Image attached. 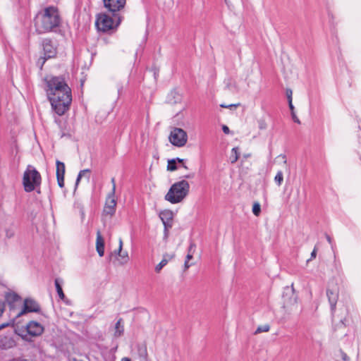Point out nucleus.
<instances>
[{
    "label": "nucleus",
    "mask_w": 361,
    "mask_h": 361,
    "mask_svg": "<svg viewBox=\"0 0 361 361\" xmlns=\"http://www.w3.org/2000/svg\"><path fill=\"white\" fill-rule=\"evenodd\" d=\"M47 96L52 109L62 116L68 110L72 102L71 90L63 76H51L46 80Z\"/></svg>",
    "instance_id": "f257e3e1"
},
{
    "label": "nucleus",
    "mask_w": 361,
    "mask_h": 361,
    "mask_svg": "<svg viewBox=\"0 0 361 361\" xmlns=\"http://www.w3.org/2000/svg\"><path fill=\"white\" fill-rule=\"evenodd\" d=\"M60 21L58 9L54 6H49L45 8L42 13L37 15L35 25L39 33H45L59 27Z\"/></svg>",
    "instance_id": "f03ea898"
},
{
    "label": "nucleus",
    "mask_w": 361,
    "mask_h": 361,
    "mask_svg": "<svg viewBox=\"0 0 361 361\" xmlns=\"http://www.w3.org/2000/svg\"><path fill=\"white\" fill-rule=\"evenodd\" d=\"M190 184L185 180L176 182L165 195L164 199L171 204L181 202L189 194Z\"/></svg>",
    "instance_id": "7ed1b4c3"
},
{
    "label": "nucleus",
    "mask_w": 361,
    "mask_h": 361,
    "mask_svg": "<svg viewBox=\"0 0 361 361\" xmlns=\"http://www.w3.org/2000/svg\"><path fill=\"white\" fill-rule=\"evenodd\" d=\"M23 185L26 192L36 190L40 193L42 176L39 172L32 165H28L24 171L23 177Z\"/></svg>",
    "instance_id": "20e7f679"
},
{
    "label": "nucleus",
    "mask_w": 361,
    "mask_h": 361,
    "mask_svg": "<svg viewBox=\"0 0 361 361\" xmlns=\"http://www.w3.org/2000/svg\"><path fill=\"white\" fill-rule=\"evenodd\" d=\"M121 16L119 14H112L110 16L108 14L103 13L98 16L95 25L98 30L103 32H108L116 27L121 23Z\"/></svg>",
    "instance_id": "39448f33"
},
{
    "label": "nucleus",
    "mask_w": 361,
    "mask_h": 361,
    "mask_svg": "<svg viewBox=\"0 0 361 361\" xmlns=\"http://www.w3.org/2000/svg\"><path fill=\"white\" fill-rule=\"evenodd\" d=\"M169 142L175 147H182L188 141V134L182 128H172L169 136Z\"/></svg>",
    "instance_id": "423d86ee"
},
{
    "label": "nucleus",
    "mask_w": 361,
    "mask_h": 361,
    "mask_svg": "<svg viewBox=\"0 0 361 361\" xmlns=\"http://www.w3.org/2000/svg\"><path fill=\"white\" fill-rule=\"evenodd\" d=\"M42 44L44 51V56L40 57L37 61V64L40 66V68H42L47 59L55 57L57 53L56 47L50 39H43Z\"/></svg>",
    "instance_id": "0eeeda50"
},
{
    "label": "nucleus",
    "mask_w": 361,
    "mask_h": 361,
    "mask_svg": "<svg viewBox=\"0 0 361 361\" xmlns=\"http://www.w3.org/2000/svg\"><path fill=\"white\" fill-rule=\"evenodd\" d=\"M283 307L290 311H293L298 307V296L295 293L293 286L291 288L286 286L283 293Z\"/></svg>",
    "instance_id": "6e6552de"
},
{
    "label": "nucleus",
    "mask_w": 361,
    "mask_h": 361,
    "mask_svg": "<svg viewBox=\"0 0 361 361\" xmlns=\"http://www.w3.org/2000/svg\"><path fill=\"white\" fill-rule=\"evenodd\" d=\"M103 2L108 12L111 14H118V12L124 8L126 0H103Z\"/></svg>",
    "instance_id": "1a4fd4ad"
},
{
    "label": "nucleus",
    "mask_w": 361,
    "mask_h": 361,
    "mask_svg": "<svg viewBox=\"0 0 361 361\" xmlns=\"http://www.w3.org/2000/svg\"><path fill=\"white\" fill-rule=\"evenodd\" d=\"M339 290L336 285L328 286L326 289V296L330 305L331 313L334 314L336 309V303L338 299Z\"/></svg>",
    "instance_id": "9d476101"
},
{
    "label": "nucleus",
    "mask_w": 361,
    "mask_h": 361,
    "mask_svg": "<svg viewBox=\"0 0 361 361\" xmlns=\"http://www.w3.org/2000/svg\"><path fill=\"white\" fill-rule=\"evenodd\" d=\"M39 310V305L34 300L26 298L24 300L23 308L17 316L20 317L27 312H38Z\"/></svg>",
    "instance_id": "9b49d317"
},
{
    "label": "nucleus",
    "mask_w": 361,
    "mask_h": 361,
    "mask_svg": "<svg viewBox=\"0 0 361 361\" xmlns=\"http://www.w3.org/2000/svg\"><path fill=\"white\" fill-rule=\"evenodd\" d=\"M114 196L112 194H109L103 210L104 214L112 216L115 214L116 200Z\"/></svg>",
    "instance_id": "f8f14e48"
},
{
    "label": "nucleus",
    "mask_w": 361,
    "mask_h": 361,
    "mask_svg": "<svg viewBox=\"0 0 361 361\" xmlns=\"http://www.w3.org/2000/svg\"><path fill=\"white\" fill-rule=\"evenodd\" d=\"M27 334L32 336H40L44 331L43 326L39 322L30 321L26 326Z\"/></svg>",
    "instance_id": "ddd939ff"
},
{
    "label": "nucleus",
    "mask_w": 361,
    "mask_h": 361,
    "mask_svg": "<svg viewBox=\"0 0 361 361\" xmlns=\"http://www.w3.org/2000/svg\"><path fill=\"white\" fill-rule=\"evenodd\" d=\"M123 242L121 239L119 240V247L118 250L115 251V253L118 255L117 260L120 265L126 264L129 260L128 252H122Z\"/></svg>",
    "instance_id": "4468645a"
},
{
    "label": "nucleus",
    "mask_w": 361,
    "mask_h": 361,
    "mask_svg": "<svg viewBox=\"0 0 361 361\" xmlns=\"http://www.w3.org/2000/svg\"><path fill=\"white\" fill-rule=\"evenodd\" d=\"M15 345V341L13 338L0 335V349L7 350Z\"/></svg>",
    "instance_id": "2eb2a0df"
},
{
    "label": "nucleus",
    "mask_w": 361,
    "mask_h": 361,
    "mask_svg": "<svg viewBox=\"0 0 361 361\" xmlns=\"http://www.w3.org/2000/svg\"><path fill=\"white\" fill-rule=\"evenodd\" d=\"M96 249L100 257L104 255V241L99 231L97 233Z\"/></svg>",
    "instance_id": "dca6fc26"
},
{
    "label": "nucleus",
    "mask_w": 361,
    "mask_h": 361,
    "mask_svg": "<svg viewBox=\"0 0 361 361\" xmlns=\"http://www.w3.org/2000/svg\"><path fill=\"white\" fill-rule=\"evenodd\" d=\"M61 283H62V280L61 279L57 278L55 279L54 284H55L56 290V292H57L58 295L60 298V299L65 301V302L66 304H68V300H66V296L63 293V289L61 287Z\"/></svg>",
    "instance_id": "f3484780"
},
{
    "label": "nucleus",
    "mask_w": 361,
    "mask_h": 361,
    "mask_svg": "<svg viewBox=\"0 0 361 361\" xmlns=\"http://www.w3.org/2000/svg\"><path fill=\"white\" fill-rule=\"evenodd\" d=\"M6 300L9 305L12 307L15 302L20 300V297L15 293H9L6 295Z\"/></svg>",
    "instance_id": "a211bd4d"
},
{
    "label": "nucleus",
    "mask_w": 361,
    "mask_h": 361,
    "mask_svg": "<svg viewBox=\"0 0 361 361\" xmlns=\"http://www.w3.org/2000/svg\"><path fill=\"white\" fill-rule=\"evenodd\" d=\"M180 99L181 96L176 90L171 91L168 96L169 102L172 104L178 103L180 101Z\"/></svg>",
    "instance_id": "6ab92c4d"
},
{
    "label": "nucleus",
    "mask_w": 361,
    "mask_h": 361,
    "mask_svg": "<svg viewBox=\"0 0 361 361\" xmlns=\"http://www.w3.org/2000/svg\"><path fill=\"white\" fill-rule=\"evenodd\" d=\"M159 217L161 221H172L173 213L169 210H164L160 212Z\"/></svg>",
    "instance_id": "aec40b11"
},
{
    "label": "nucleus",
    "mask_w": 361,
    "mask_h": 361,
    "mask_svg": "<svg viewBox=\"0 0 361 361\" xmlns=\"http://www.w3.org/2000/svg\"><path fill=\"white\" fill-rule=\"evenodd\" d=\"M122 322V319H119L115 325V332H114V336L115 337H120L123 335L124 331L123 326L121 324Z\"/></svg>",
    "instance_id": "412c9836"
},
{
    "label": "nucleus",
    "mask_w": 361,
    "mask_h": 361,
    "mask_svg": "<svg viewBox=\"0 0 361 361\" xmlns=\"http://www.w3.org/2000/svg\"><path fill=\"white\" fill-rule=\"evenodd\" d=\"M56 176H64L65 175V164L57 160L56 162Z\"/></svg>",
    "instance_id": "4be33fe9"
},
{
    "label": "nucleus",
    "mask_w": 361,
    "mask_h": 361,
    "mask_svg": "<svg viewBox=\"0 0 361 361\" xmlns=\"http://www.w3.org/2000/svg\"><path fill=\"white\" fill-rule=\"evenodd\" d=\"M239 158V149L238 147H233L231 150V154L230 157V160L232 164H234L237 161Z\"/></svg>",
    "instance_id": "5701e85b"
},
{
    "label": "nucleus",
    "mask_w": 361,
    "mask_h": 361,
    "mask_svg": "<svg viewBox=\"0 0 361 361\" xmlns=\"http://www.w3.org/2000/svg\"><path fill=\"white\" fill-rule=\"evenodd\" d=\"M283 180V175L281 171H279L274 177V181L278 186H281Z\"/></svg>",
    "instance_id": "b1692460"
},
{
    "label": "nucleus",
    "mask_w": 361,
    "mask_h": 361,
    "mask_svg": "<svg viewBox=\"0 0 361 361\" xmlns=\"http://www.w3.org/2000/svg\"><path fill=\"white\" fill-rule=\"evenodd\" d=\"M90 173V169H84V170H81L78 175V177L76 178V181H75V187L78 186L79 182L80 181L81 178L82 176H84L85 174H89Z\"/></svg>",
    "instance_id": "393cba45"
},
{
    "label": "nucleus",
    "mask_w": 361,
    "mask_h": 361,
    "mask_svg": "<svg viewBox=\"0 0 361 361\" xmlns=\"http://www.w3.org/2000/svg\"><path fill=\"white\" fill-rule=\"evenodd\" d=\"M167 169L171 171L177 169V164L176 159H171L168 161Z\"/></svg>",
    "instance_id": "a878e982"
},
{
    "label": "nucleus",
    "mask_w": 361,
    "mask_h": 361,
    "mask_svg": "<svg viewBox=\"0 0 361 361\" xmlns=\"http://www.w3.org/2000/svg\"><path fill=\"white\" fill-rule=\"evenodd\" d=\"M168 263V260L164 258L156 267L155 271L159 273L162 269L164 267H165Z\"/></svg>",
    "instance_id": "bb28decb"
},
{
    "label": "nucleus",
    "mask_w": 361,
    "mask_h": 361,
    "mask_svg": "<svg viewBox=\"0 0 361 361\" xmlns=\"http://www.w3.org/2000/svg\"><path fill=\"white\" fill-rule=\"evenodd\" d=\"M252 212L257 216H258L260 214L261 206H260L259 203H258V202L254 203L253 207H252Z\"/></svg>",
    "instance_id": "cd10ccee"
},
{
    "label": "nucleus",
    "mask_w": 361,
    "mask_h": 361,
    "mask_svg": "<svg viewBox=\"0 0 361 361\" xmlns=\"http://www.w3.org/2000/svg\"><path fill=\"white\" fill-rule=\"evenodd\" d=\"M270 329V326L269 324H264L262 326H259L257 327V329L255 331V334H259L262 332H267Z\"/></svg>",
    "instance_id": "c85d7f7f"
},
{
    "label": "nucleus",
    "mask_w": 361,
    "mask_h": 361,
    "mask_svg": "<svg viewBox=\"0 0 361 361\" xmlns=\"http://www.w3.org/2000/svg\"><path fill=\"white\" fill-rule=\"evenodd\" d=\"M257 123H258V127L260 130H265L267 127L264 119H262V118L259 119L257 121Z\"/></svg>",
    "instance_id": "c756f323"
},
{
    "label": "nucleus",
    "mask_w": 361,
    "mask_h": 361,
    "mask_svg": "<svg viewBox=\"0 0 361 361\" xmlns=\"http://www.w3.org/2000/svg\"><path fill=\"white\" fill-rule=\"evenodd\" d=\"M195 247V244L194 243H190V247H189V249H188V254L186 256V259L185 261H188L190 260L192 258V255L190 253L192 250Z\"/></svg>",
    "instance_id": "7c9ffc66"
},
{
    "label": "nucleus",
    "mask_w": 361,
    "mask_h": 361,
    "mask_svg": "<svg viewBox=\"0 0 361 361\" xmlns=\"http://www.w3.org/2000/svg\"><path fill=\"white\" fill-rule=\"evenodd\" d=\"M58 185L60 188L64 186V176H56Z\"/></svg>",
    "instance_id": "2f4dec72"
},
{
    "label": "nucleus",
    "mask_w": 361,
    "mask_h": 361,
    "mask_svg": "<svg viewBox=\"0 0 361 361\" xmlns=\"http://www.w3.org/2000/svg\"><path fill=\"white\" fill-rule=\"evenodd\" d=\"M139 354L140 356H142V357H146L147 356V348L145 346L142 347V348H140L139 350Z\"/></svg>",
    "instance_id": "473e14b6"
},
{
    "label": "nucleus",
    "mask_w": 361,
    "mask_h": 361,
    "mask_svg": "<svg viewBox=\"0 0 361 361\" xmlns=\"http://www.w3.org/2000/svg\"><path fill=\"white\" fill-rule=\"evenodd\" d=\"M111 183L113 185V187H112V190L111 191V192L109 194H112V195H115V192H116V182H115V178H111Z\"/></svg>",
    "instance_id": "72a5a7b5"
},
{
    "label": "nucleus",
    "mask_w": 361,
    "mask_h": 361,
    "mask_svg": "<svg viewBox=\"0 0 361 361\" xmlns=\"http://www.w3.org/2000/svg\"><path fill=\"white\" fill-rule=\"evenodd\" d=\"M164 226V230H169L172 227V221H163Z\"/></svg>",
    "instance_id": "f704fd0d"
},
{
    "label": "nucleus",
    "mask_w": 361,
    "mask_h": 361,
    "mask_svg": "<svg viewBox=\"0 0 361 361\" xmlns=\"http://www.w3.org/2000/svg\"><path fill=\"white\" fill-rule=\"evenodd\" d=\"M292 94H293L292 90H290V89H288L286 90V96H287V99H288V102L290 101L292 102Z\"/></svg>",
    "instance_id": "c9c22d12"
},
{
    "label": "nucleus",
    "mask_w": 361,
    "mask_h": 361,
    "mask_svg": "<svg viewBox=\"0 0 361 361\" xmlns=\"http://www.w3.org/2000/svg\"><path fill=\"white\" fill-rule=\"evenodd\" d=\"M4 310H5V304L2 300H0V317L2 316Z\"/></svg>",
    "instance_id": "e433bc0d"
},
{
    "label": "nucleus",
    "mask_w": 361,
    "mask_h": 361,
    "mask_svg": "<svg viewBox=\"0 0 361 361\" xmlns=\"http://www.w3.org/2000/svg\"><path fill=\"white\" fill-rule=\"evenodd\" d=\"M291 116H292V118L294 121V122H295L297 123H300V121L298 119V118L297 117V116L295 115V112H291Z\"/></svg>",
    "instance_id": "4c0bfd02"
},
{
    "label": "nucleus",
    "mask_w": 361,
    "mask_h": 361,
    "mask_svg": "<svg viewBox=\"0 0 361 361\" xmlns=\"http://www.w3.org/2000/svg\"><path fill=\"white\" fill-rule=\"evenodd\" d=\"M223 132L226 134H228L230 132L229 128L226 126L222 127Z\"/></svg>",
    "instance_id": "58836bf2"
},
{
    "label": "nucleus",
    "mask_w": 361,
    "mask_h": 361,
    "mask_svg": "<svg viewBox=\"0 0 361 361\" xmlns=\"http://www.w3.org/2000/svg\"><path fill=\"white\" fill-rule=\"evenodd\" d=\"M238 105H239V104H230V105H228V106L227 105H224V104H221L220 106H221V107H223V108H229V107H233V106L236 107Z\"/></svg>",
    "instance_id": "ea45409f"
},
{
    "label": "nucleus",
    "mask_w": 361,
    "mask_h": 361,
    "mask_svg": "<svg viewBox=\"0 0 361 361\" xmlns=\"http://www.w3.org/2000/svg\"><path fill=\"white\" fill-rule=\"evenodd\" d=\"M316 255H317V250H316V249L314 248V249L313 250V251L312 252V253H311V258H310V259H308V260H307V262H308V261H310V260H311V259H313V258H315V257H316Z\"/></svg>",
    "instance_id": "a19ab883"
},
{
    "label": "nucleus",
    "mask_w": 361,
    "mask_h": 361,
    "mask_svg": "<svg viewBox=\"0 0 361 361\" xmlns=\"http://www.w3.org/2000/svg\"><path fill=\"white\" fill-rule=\"evenodd\" d=\"M288 106H289V108H290L291 112H294V106H293V103H292L291 101H290L288 102Z\"/></svg>",
    "instance_id": "79ce46f5"
},
{
    "label": "nucleus",
    "mask_w": 361,
    "mask_h": 361,
    "mask_svg": "<svg viewBox=\"0 0 361 361\" xmlns=\"http://www.w3.org/2000/svg\"><path fill=\"white\" fill-rule=\"evenodd\" d=\"M190 266H191V264H189L188 261H185L184 267H185V269H188Z\"/></svg>",
    "instance_id": "37998d69"
},
{
    "label": "nucleus",
    "mask_w": 361,
    "mask_h": 361,
    "mask_svg": "<svg viewBox=\"0 0 361 361\" xmlns=\"http://www.w3.org/2000/svg\"><path fill=\"white\" fill-rule=\"evenodd\" d=\"M8 326V323H4V324H0V330Z\"/></svg>",
    "instance_id": "c03bdc74"
},
{
    "label": "nucleus",
    "mask_w": 361,
    "mask_h": 361,
    "mask_svg": "<svg viewBox=\"0 0 361 361\" xmlns=\"http://www.w3.org/2000/svg\"><path fill=\"white\" fill-rule=\"evenodd\" d=\"M342 358L344 361L348 360V357L347 356V355L345 353H343Z\"/></svg>",
    "instance_id": "a18cd8bd"
},
{
    "label": "nucleus",
    "mask_w": 361,
    "mask_h": 361,
    "mask_svg": "<svg viewBox=\"0 0 361 361\" xmlns=\"http://www.w3.org/2000/svg\"><path fill=\"white\" fill-rule=\"evenodd\" d=\"M193 177H194V173H192V174H188V175H185V178H193Z\"/></svg>",
    "instance_id": "49530a36"
},
{
    "label": "nucleus",
    "mask_w": 361,
    "mask_h": 361,
    "mask_svg": "<svg viewBox=\"0 0 361 361\" xmlns=\"http://www.w3.org/2000/svg\"><path fill=\"white\" fill-rule=\"evenodd\" d=\"M164 238H168V235H169V230H164Z\"/></svg>",
    "instance_id": "de8ad7c7"
},
{
    "label": "nucleus",
    "mask_w": 361,
    "mask_h": 361,
    "mask_svg": "<svg viewBox=\"0 0 361 361\" xmlns=\"http://www.w3.org/2000/svg\"><path fill=\"white\" fill-rule=\"evenodd\" d=\"M326 240H327V241H328L330 244H331V237H330L329 235H326Z\"/></svg>",
    "instance_id": "09e8293b"
},
{
    "label": "nucleus",
    "mask_w": 361,
    "mask_h": 361,
    "mask_svg": "<svg viewBox=\"0 0 361 361\" xmlns=\"http://www.w3.org/2000/svg\"><path fill=\"white\" fill-rule=\"evenodd\" d=\"M75 204V205H77V207H78V208H80V209L81 211H82V207H80V203L76 202Z\"/></svg>",
    "instance_id": "8fccbe9b"
},
{
    "label": "nucleus",
    "mask_w": 361,
    "mask_h": 361,
    "mask_svg": "<svg viewBox=\"0 0 361 361\" xmlns=\"http://www.w3.org/2000/svg\"><path fill=\"white\" fill-rule=\"evenodd\" d=\"M121 361H131V360L128 357H123V358L121 359Z\"/></svg>",
    "instance_id": "3c124183"
},
{
    "label": "nucleus",
    "mask_w": 361,
    "mask_h": 361,
    "mask_svg": "<svg viewBox=\"0 0 361 361\" xmlns=\"http://www.w3.org/2000/svg\"><path fill=\"white\" fill-rule=\"evenodd\" d=\"M176 160L178 161L179 163H182L183 164V159L177 158Z\"/></svg>",
    "instance_id": "603ef678"
},
{
    "label": "nucleus",
    "mask_w": 361,
    "mask_h": 361,
    "mask_svg": "<svg viewBox=\"0 0 361 361\" xmlns=\"http://www.w3.org/2000/svg\"><path fill=\"white\" fill-rule=\"evenodd\" d=\"M122 89H123L122 86L118 87V92L119 94H121V92Z\"/></svg>",
    "instance_id": "864d4df0"
},
{
    "label": "nucleus",
    "mask_w": 361,
    "mask_h": 361,
    "mask_svg": "<svg viewBox=\"0 0 361 361\" xmlns=\"http://www.w3.org/2000/svg\"><path fill=\"white\" fill-rule=\"evenodd\" d=\"M22 338H23V339L28 341V339L27 338V335L22 336Z\"/></svg>",
    "instance_id": "5fc2aeb1"
},
{
    "label": "nucleus",
    "mask_w": 361,
    "mask_h": 361,
    "mask_svg": "<svg viewBox=\"0 0 361 361\" xmlns=\"http://www.w3.org/2000/svg\"><path fill=\"white\" fill-rule=\"evenodd\" d=\"M283 159H284V163H286V156L285 155H281Z\"/></svg>",
    "instance_id": "6e6d98bb"
},
{
    "label": "nucleus",
    "mask_w": 361,
    "mask_h": 361,
    "mask_svg": "<svg viewBox=\"0 0 361 361\" xmlns=\"http://www.w3.org/2000/svg\"><path fill=\"white\" fill-rule=\"evenodd\" d=\"M250 157V154H247L244 155V157H245V158H247V157Z\"/></svg>",
    "instance_id": "4d7b16f0"
},
{
    "label": "nucleus",
    "mask_w": 361,
    "mask_h": 361,
    "mask_svg": "<svg viewBox=\"0 0 361 361\" xmlns=\"http://www.w3.org/2000/svg\"><path fill=\"white\" fill-rule=\"evenodd\" d=\"M297 192H298V194H299L300 193V189H298Z\"/></svg>",
    "instance_id": "13d9d810"
},
{
    "label": "nucleus",
    "mask_w": 361,
    "mask_h": 361,
    "mask_svg": "<svg viewBox=\"0 0 361 361\" xmlns=\"http://www.w3.org/2000/svg\"><path fill=\"white\" fill-rule=\"evenodd\" d=\"M20 361H27V360H20Z\"/></svg>",
    "instance_id": "bf43d9fd"
}]
</instances>
